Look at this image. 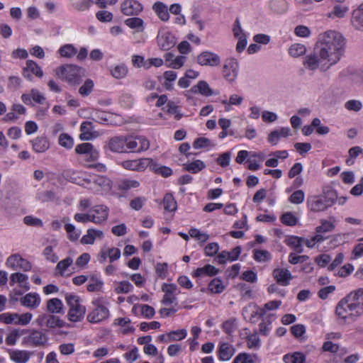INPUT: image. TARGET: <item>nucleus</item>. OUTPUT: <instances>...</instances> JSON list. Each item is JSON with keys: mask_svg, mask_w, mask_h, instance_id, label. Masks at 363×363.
Masks as SVG:
<instances>
[{"mask_svg": "<svg viewBox=\"0 0 363 363\" xmlns=\"http://www.w3.org/2000/svg\"><path fill=\"white\" fill-rule=\"evenodd\" d=\"M315 46L322 61H328L331 66L336 64L343 55L345 38L337 31L328 30Z\"/></svg>", "mask_w": 363, "mask_h": 363, "instance_id": "obj_1", "label": "nucleus"}, {"mask_svg": "<svg viewBox=\"0 0 363 363\" xmlns=\"http://www.w3.org/2000/svg\"><path fill=\"white\" fill-rule=\"evenodd\" d=\"M337 199V194L334 189H327L323 194L312 196L307 199L308 208L313 212L323 211L331 207Z\"/></svg>", "mask_w": 363, "mask_h": 363, "instance_id": "obj_2", "label": "nucleus"}, {"mask_svg": "<svg viewBox=\"0 0 363 363\" xmlns=\"http://www.w3.org/2000/svg\"><path fill=\"white\" fill-rule=\"evenodd\" d=\"M57 75L65 79L72 85H78L82 81L84 76V69L74 65H65L56 68Z\"/></svg>", "mask_w": 363, "mask_h": 363, "instance_id": "obj_3", "label": "nucleus"}, {"mask_svg": "<svg viewBox=\"0 0 363 363\" xmlns=\"http://www.w3.org/2000/svg\"><path fill=\"white\" fill-rule=\"evenodd\" d=\"M65 300L69 307L67 313L69 320L72 322H79L84 318L86 313V308L81 304L80 298L72 294H67Z\"/></svg>", "mask_w": 363, "mask_h": 363, "instance_id": "obj_4", "label": "nucleus"}, {"mask_svg": "<svg viewBox=\"0 0 363 363\" xmlns=\"http://www.w3.org/2000/svg\"><path fill=\"white\" fill-rule=\"evenodd\" d=\"M346 298L349 301L347 308L350 311V316L354 320L363 315V289L352 291Z\"/></svg>", "mask_w": 363, "mask_h": 363, "instance_id": "obj_5", "label": "nucleus"}, {"mask_svg": "<svg viewBox=\"0 0 363 363\" xmlns=\"http://www.w3.org/2000/svg\"><path fill=\"white\" fill-rule=\"evenodd\" d=\"M288 157L289 153L286 150H277L274 152H248L247 150H240L238 152L235 159H247L248 157L257 159H286Z\"/></svg>", "mask_w": 363, "mask_h": 363, "instance_id": "obj_6", "label": "nucleus"}, {"mask_svg": "<svg viewBox=\"0 0 363 363\" xmlns=\"http://www.w3.org/2000/svg\"><path fill=\"white\" fill-rule=\"evenodd\" d=\"M125 140V153L140 152L150 147V142L144 136H127Z\"/></svg>", "mask_w": 363, "mask_h": 363, "instance_id": "obj_7", "label": "nucleus"}, {"mask_svg": "<svg viewBox=\"0 0 363 363\" xmlns=\"http://www.w3.org/2000/svg\"><path fill=\"white\" fill-rule=\"evenodd\" d=\"M6 264L13 270H18V269H21L24 272H28L32 268L31 263L21 257L18 254H14L9 256L6 259Z\"/></svg>", "mask_w": 363, "mask_h": 363, "instance_id": "obj_8", "label": "nucleus"}, {"mask_svg": "<svg viewBox=\"0 0 363 363\" xmlns=\"http://www.w3.org/2000/svg\"><path fill=\"white\" fill-rule=\"evenodd\" d=\"M197 62L201 66L216 67L220 64V58L214 52L203 51L198 55Z\"/></svg>", "mask_w": 363, "mask_h": 363, "instance_id": "obj_9", "label": "nucleus"}, {"mask_svg": "<svg viewBox=\"0 0 363 363\" xmlns=\"http://www.w3.org/2000/svg\"><path fill=\"white\" fill-rule=\"evenodd\" d=\"M47 335L38 330H32L28 336L24 338V342L30 343L33 346H44L48 342Z\"/></svg>", "mask_w": 363, "mask_h": 363, "instance_id": "obj_10", "label": "nucleus"}, {"mask_svg": "<svg viewBox=\"0 0 363 363\" xmlns=\"http://www.w3.org/2000/svg\"><path fill=\"white\" fill-rule=\"evenodd\" d=\"M143 9V5L135 0H126L121 4V12L125 16H137Z\"/></svg>", "mask_w": 363, "mask_h": 363, "instance_id": "obj_11", "label": "nucleus"}, {"mask_svg": "<svg viewBox=\"0 0 363 363\" xmlns=\"http://www.w3.org/2000/svg\"><path fill=\"white\" fill-rule=\"evenodd\" d=\"M109 316L108 309L102 305H98L94 310L87 315V320L90 323H99L108 318Z\"/></svg>", "mask_w": 363, "mask_h": 363, "instance_id": "obj_12", "label": "nucleus"}, {"mask_svg": "<svg viewBox=\"0 0 363 363\" xmlns=\"http://www.w3.org/2000/svg\"><path fill=\"white\" fill-rule=\"evenodd\" d=\"M238 68V63L235 59H228L223 67L224 78L229 82L234 81L237 76Z\"/></svg>", "mask_w": 363, "mask_h": 363, "instance_id": "obj_13", "label": "nucleus"}, {"mask_svg": "<svg viewBox=\"0 0 363 363\" xmlns=\"http://www.w3.org/2000/svg\"><path fill=\"white\" fill-rule=\"evenodd\" d=\"M90 212L94 213H91V217L94 218L92 219L93 223L101 224L108 219L109 208L105 205H96L90 210Z\"/></svg>", "mask_w": 363, "mask_h": 363, "instance_id": "obj_14", "label": "nucleus"}, {"mask_svg": "<svg viewBox=\"0 0 363 363\" xmlns=\"http://www.w3.org/2000/svg\"><path fill=\"white\" fill-rule=\"evenodd\" d=\"M31 73L38 77H42L43 75L41 67L35 62L29 60L26 61V66L23 69V75L25 78L31 81L33 79Z\"/></svg>", "mask_w": 363, "mask_h": 363, "instance_id": "obj_15", "label": "nucleus"}, {"mask_svg": "<svg viewBox=\"0 0 363 363\" xmlns=\"http://www.w3.org/2000/svg\"><path fill=\"white\" fill-rule=\"evenodd\" d=\"M125 137L115 136L111 138L108 143V149L114 152L123 153L125 152Z\"/></svg>", "mask_w": 363, "mask_h": 363, "instance_id": "obj_16", "label": "nucleus"}, {"mask_svg": "<svg viewBox=\"0 0 363 363\" xmlns=\"http://www.w3.org/2000/svg\"><path fill=\"white\" fill-rule=\"evenodd\" d=\"M190 91L194 94H201L205 96H210L212 95H218L219 94L218 91H213L208 85V84L203 80H201L198 82V84L195 86H193Z\"/></svg>", "mask_w": 363, "mask_h": 363, "instance_id": "obj_17", "label": "nucleus"}, {"mask_svg": "<svg viewBox=\"0 0 363 363\" xmlns=\"http://www.w3.org/2000/svg\"><path fill=\"white\" fill-rule=\"evenodd\" d=\"M157 44L162 50H169L176 43L174 38L170 33L166 32L163 34L159 33L157 37Z\"/></svg>", "mask_w": 363, "mask_h": 363, "instance_id": "obj_18", "label": "nucleus"}, {"mask_svg": "<svg viewBox=\"0 0 363 363\" xmlns=\"http://www.w3.org/2000/svg\"><path fill=\"white\" fill-rule=\"evenodd\" d=\"M273 277L277 280V283L282 286L289 285V281L293 278L290 271L284 268L275 269L273 271Z\"/></svg>", "mask_w": 363, "mask_h": 363, "instance_id": "obj_19", "label": "nucleus"}, {"mask_svg": "<svg viewBox=\"0 0 363 363\" xmlns=\"http://www.w3.org/2000/svg\"><path fill=\"white\" fill-rule=\"evenodd\" d=\"M150 160H123L122 166L128 170L142 172L150 165Z\"/></svg>", "mask_w": 363, "mask_h": 363, "instance_id": "obj_20", "label": "nucleus"}, {"mask_svg": "<svg viewBox=\"0 0 363 363\" xmlns=\"http://www.w3.org/2000/svg\"><path fill=\"white\" fill-rule=\"evenodd\" d=\"M40 298L37 293H28L21 299V303L30 308H36L40 304Z\"/></svg>", "mask_w": 363, "mask_h": 363, "instance_id": "obj_21", "label": "nucleus"}, {"mask_svg": "<svg viewBox=\"0 0 363 363\" xmlns=\"http://www.w3.org/2000/svg\"><path fill=\"white\" fill-rule=\"evenodd\" d=\"M235 348L229 343L223 342L220 344L218 350V358L221 361H228L235 353Z\"/></svg>", "mask_w": 363, "mask_h": 363, "instance_id": "obj_22", "label": "nucleus"}, {"mask_svg": "<svg viewBox=\"0 0 363 363\" xmlns=\"http://www.w3.org/2000/svg\"><path fill=\"white\" fill-rule=\"evenodd\" d=\"M351 22L357 30H363V3L352 11Z\"/></svg>", "mask_w": 363, "mask_h": 363, "instance_id": "obj_23", "label": "nucleus"}, {"mask_svg": "<svg viewBox=\"0 0 363 363\" xmlns=\"http://www.w3.org/2000/svg\"><path fill=\"white\" fill-rule=\"evenodd\" d=\"M320 60H322L316 50V46L314 48L313 53L307 55L303 62L304 65L310 70H315L318 68Z\"/></svg>", "mask_w": 363, "mask_h": 363, "instance_id": "obj_24", "label": "nucleus"}, {"mask_svg": "<svg viewBox=\"0 0 363 363\" xmlns=\"http://www.w3.org/2000/svg\"><path fill=\"white\" fill-rule=\"evenodd\" d=\"M75 152L77 154H89L90 155L89 159H97L99 157L98 151L94 149L93 145L89 143L78 145L75 148Z\"/></svg>", "mask_w": 363, "mask_h": 363, "instance_id": "obj_25", "label": "nucleus"}, {"mask_svg": "<svg viewBox=\"0 0 363 363\" xmlns=\"http://www.w3.org/2000/svg\"><path fill=\"white\" fill-rule=\"evenodd\" d=\"M348 303H349V301H347V298L345 296L338 302V303L336 306V309H335L336 315L339 318L344 320L345 322L346 321L347 318H351V317L350 316V311H349V309L347 308Z\"/></svg>", "mask_w": 363, "mask_h": 363, "instance_id": "obj_26", "label": "nucleus"}, {"mask_svg": "<svg viewBox=\"0 0 363 363\" xmlns=\"http://www.w3.org/2000/svg\"><path fill=\"white\" fill-rule=\"evenodd\" d=\"M220 270L211 264H206L203 267L197 268L193 273L194 277H200L204 275L209 277L216 276Z\"/></svg>", "mask_w": 363, "mask_h": 363, "instance_id": "obj_27", "label": "nucleus"}, {"mask_svg": "<svg viewBox=\"0 0 363 363\" xmlns=\"http://www.w3.org/2000/svg\"><path fill=\"white\" fill-rule=\"evenodd\" d=\"M47 311L50 314L64 313L62 301L57 298L49 299L47 302Z\"/></svg>", "mask_w": 363, "mask_h": 363, "instance_id": "obj_28", "label": "nucleus"}, {"mask_svg": "<svg viewBox=\"0 0 363 363\" xmlns=\"http://www.w3.org/2000/svg\"><path fill=\"white\" fill-rule=\"evenodd\" d=\"M149 169L157 174H160L164 177H168L172 174V169L167 166H160L155 162L154 160H150Z\"/></svg>", "mask_w": 363, "mask_h": 363, "instance_id": "obj_29", "label": "nucleus"}, {"mask_svg": "<svg viewBox=\"0 0 363 363\" xmlns=\"http://www.w3.org/2000/svg\"><path fill=\"white\" fill-rule=\"evenodd\" d=\"M183 170L189 172L192 174H196L206 168V164L202 160H193L182 164Z\"/></svg>", "mask_w": 363, "mask_h": 363, "instance_id": "obj_30", "label": "nucleus"}, {"mask_svg": "<svg viewBox=\"0 0 363 363\" xmlns=\"http://www.w3.org/2000/svg\"><path fill=\"white\" fill-rule=\"evenodd\" d=\"M153 11L157 16L163 21H167L169 18V12L167 6L161 2L157 1L152 6Z\"/></svg>", "mask_w": 363, "mask_h": 363, "instance_id": "obj_31", "label": "nucleus"}, {"mask_svg": "<svg viewBox=\"0 0 363 363\" xmlns=\"http://www.w3.org/2000/svg\"><path fill=\"white\" fill-rule=\"evenodd\" d=\"M9 354L11 360L16 363H26L30 358L29 352L25 350H12Z\"/></svg>", "mask_w": 363, "mask_h": 363, "instance_id": "obj_32", "label": "nucleus"}, {"mask_svg": "<svg viewBox=\"0 0 363 363\" xmlns=\"http://www.w3.org/2000/svg\"><path fill=\"white\" fill-rule=\"evenodd\" d=\"M92 123L90 121H84L81 124L80 131L81 133L79 135V139L81 140H90L92 139V133L91 130H92Z\"/></svg>", "mask_w": 363, "mask_h": 363, "instance_id": "obj_33", "label": "nucleus"}, {"mask_svg": "<svg viewBox=\"0 0 363 363\" xmlns=\"http://www.w3.org/2000/svg\"><path fill=\"white\" fill-rule=\"evenodd\" d=\"M50 143L47 138L38 137L33 141V150L37 152H43L49 148Z\"/></svg>", "mask_w": 363, "mask_h": 363, "instance_id": "obj_34", "label": "nucleus"}, {"mask_svg": "<svg viewBox=\"0 0 363 363\" xmlns=\"http://www.w3.org/2000/svg\"><path fill=\"white\" fill-rule=\"evenodd\" d=\"M28 332H29L28 330L20 328L11 330L6 338V343L8 345H14L16 344L17 338L26 334Z\"/></svg>", "mask_w": 363, "mask_h": 363, "instance_id": "obj_35", "label": "nucleus"}, {"mask_svg": "<svg viewBox=\"0 0 363 363\" xmlns=\"http://www.w3.org/2000/svg\"><path fill=\"white\" fill-rule=\"evenodd\" d=\"M104 285L103 281L100 280L96 274H92L89 278V283L86 289L89 292L99 291Z\"/></svg>", "mask_w": 363, "mask_h": 363, "instance_id": "obj_36", "label": "nucleus"}, {"mask_svg": "<svg viewBox=\"0 0 363 363\" xmlns=\"http://www.w3.org/2000/svg\"><path fill=\"white\" fill-rule=\"evenodd\" d=\"M177 72H175L174 71L169 70L164 72V82L162 84L163 87L168 91H172L173 89V86L171 82H174L177 79Z\"/></svg>", "mask_w": 363, "mask_h": 363, "instance_id": "obj_37", "label": "nucleus"}, {"mask_svg": "<svg viewBox=\"0 0 363 363\" xmlns=\"http://www.w3.org/2000/svg\"><path fill=\"white\" fill-rule=\"evenodd\" d=\"M67 325V323L61 320L58 316L55 314H48V319L47 320V328H63Z\"/></svg>", "mask_w": 363, "mask_h": 363, "instance_id": "obj_38", "label": "nucleus"}, {"mask_svg": "<svg viewBox=\"0 0 363 363\" xmlns=\"http://www.w3.org/2000/svg\"><path fill=\"white\" fill-rule=\"evenodd\" d=\"M125 24L132 29H138V31L144 30V21L138 17L129 18L125 21Z\"/></svg>", "mask_w": 363, "mask_h": 363, "instance_id": "obj_39", "label": "nucleus"}, {"mask_svg": "<svg viewBox=\"0 0 363 363\" xmlns=\"http://www.w3.org/2000/svg\"><path fill=\"white\" fill-rule=\"evenodd\" d=\"M164 208L168 211H175L177 208V203L172 194H165L163 199Z\"/></svg>", "mask_w": 363, "mask_h": 363, "instance_id": "obj_40", "label": "nucleus"}, {"mask_svg": "<svg viewBox=\"0 0 363 363\" xmlns=\"http://www.w3.org/2000/svg\"><path fill=\"white\" fill-rule=\"evenodd\" d=\"M270 8L275 13H283L287 9V2L286 0H272Z\"/></svg>", "mask_w": 363, "mask_h": 363, "instance_id": "obj_41", "label": "nucleus"}, {"mask_svg": "<svg viewBox=\"0 0 363 363\" xmlns=\"http://www.w3.org/2000/svg\"><path fill=\"white\" fill-rule=\"evenodd\" d=\"M111 73L116 79H123L128 74V67L125 64L118 65L111 69Z\"/></svg>", "mask_w": 363, "mask_h": 363, "instance_id": "obj_42", "label": "nucleus"}, {"mask_svg": "<svg viewBox=\"0 0 363 363\" xmlns=\"http://www.w3.org/2000/svg\"><path fill=\"white\" fill-rule=\"evenodd\" d=\"M284 361L286 363H306V357L301 352H294L292 355L286 354Z\"/></svg>", "mask_w": 363, "mask_h": 363, "instance_id": "obj_43", "label": "nucleus"}, {"mask_svg": "<svg viewBox=\"0 0 363 363\" xmlns=\"http://www.w3.org/2000/svg\"><path fill=\"white\" fill-rule=\"evenodd\" d=\"M59 53L64 57H72L77 53V50L71 44H66L59 50Z\"/></svg>", "mask_w": 363, "mask_h": 363, "instance_id": "obj_44", "label": "nucleus"}, {"mask_svg": "<svg viewBox=\"0 0 363 363\" xmlns=\"http://www.w3.org/2000/svg\"><path fill=\"white\" fill-rule=\"evenodd\" d=\"M281 222L288 226H294L298 223V218L291 212L284 213L280 217Z\"/></svg>", "mask_w": 363, "mask_h": 363, "instance_id": "obj_45", "label": "nucleus"}, {"mask_svg": "<svg viewBox=\"0 0 363 363\" xmlns=\"http://www.w3.org/2000/svg\"><path fill=\"white\" fill-rule=\"evenodd\" d=\"M209 290L214 294H220L225 289L222 281L219 278H214L208 284Z\"/></svg>", "mask_w": 363, "mask_h": 363, "instance_id": "obj_46", "label": "nucleus"}, {"mask_svg": "<svg viewBox=\"0 0 363 363\" xmlns=\"http://www.w3.org/2000/svg\"><path fill=\"white\" fill-rule=\"evenodd\" d=\"M59 144L67 149H71L74 146L73 138L67 133H61L58 138Z\"/></svg>", "mask_w": 363, "mask_h": 363, "instance_id": "obj_47", "label": "nucleus"}, {"mask_svg": "<svg viewBox=\"0 0 363 363\" xmlns=\"http://www.w3.org/2000/svg\"><path fill=\"white\" fill-rule=\"evenodd\" d=\"M306 46L304 45L299 43L292 45L289 49V54L294 57H297L301 55H303L306 53Z\"/></svg>", "mask_w": 363, "mask_h": 363, "instance_id": "obj_48", "label": "nucleus"}, {"mask_svg": "<svg viewBox=\"0 0 363 363\" xmlns=\"http://www.w3.org/2000/svg\"><path fill=\"white\" fill-rule=\"evenodd\" d=\"M91 180L96 185L104 188H111V182L108 178L99 175H94L91 176Z\"/></svg>", "mask_w": 363, "mask_h": 363, "instance_id": "obj_49", "label": "nucleus"}, {"mask_svg": "<svg viewBox=\"0 0 363 363\" xmlns=\"http://www.w3.org/2000/svg\"><path fill=\"white\" fill-rule=\"evenodd\" d=\"M65 229L68 234V238L70 241H76L80 236V233L76 230L75 226L71 223H66Z\"/></svg>", "mask_w": 363, "mask_h": 363, "instance_id": "obj_50", "label": "nucleus"}, {"mask_svg": "<svg viewBox=\"0 0 363 363\" xmlns=\"http://www.w3.org/2000/svg\"><path fill=\"white\" fill-rule=\"evenodd\" d=\"M36 199L43 203L52 201L55 199V194L50 190L42 191L38 194Z\"/></svg>", "mask_w": 363, "mask_h": 363, "instance_id": "obj_51", "label": "nucleus"}, {"mask_svg": "<svg viewBox=\"0 0 363 363\" xmlns=\"http://www.w3.org/2000/svg\"><path fill=\"white\" fill-rule=\"evenodd\" d=\"M28 277L26 274L20 272H15L10 276V285L13 286L16 283H19L20 285L26 281Z\"/></svg>", "mask_w": 363, "mask_h": 363, "instance_id": "obj_52", "label": "nucleus"}, {"mask_svg": "<svg viewBox=\"0 0 363 363\" xmlns=\"http://www.w3.org/2000/svg\"><path fill=\"white\" fill-rule=\"evenodd\" d=\"M94 87V82L91 79H87L84 84L79 88V92L83 96H89Z\"/></svg>", "mask_w": 363, "mask_h": 363, "instance_id": "obj_53", "label": "nucleus"}, {"mask_svg": "<svg viewBox=\"0 0 363 363\" xmlns=\"http://www.w3.org/2000/svg\"><path fill=\"white\" fill-rule=\"evenodd\" d=\"M186 334L187 333L185 329L172 330L168 333L169 340L170 341L182 340L186 337Z\"/></svg>", "mask_w": 363, "mask_h": 363, "instance_id": "obj_54", "label": "nucleus"}, {"mask_svg": "<svg viewBox=\"0 0 363 363\" xmlns=\"http://www.w3.org/2000/svg\"><path fill=\"white\" fill-rule=\"evenodd\" d=\"M304 199L305 194L303 191L296 190L290 196L289 200L292 203L300 204L303 202Z\"/></svg>", "mask_w": 363, "mask_h": 363, "instance_id": "obj_55", "label": "nucleus"}, {"mask_svg": "<svg viewBox=\"0 0 363 363\" xmlns=\"http://www.w3.org/2000/svg\"><path fill=\"white\" fill-rule=\"evenodd\" d=\"M247 346L249 348H259L260 347V339L257 333H253L247 336Z\"/></svg>", "mask_w": 363, "mask_h": 363, "instance_id": "obj_56", "label": "nucleus"}, {"mask_svg": "<svg viewBox=\"0 0 363 363\" xmlns=\"http://www.w3.org/2000/svg\"><path fill=\"white\" fill-rule=\"evenodd\" d=\"M254 259L257 262L267 261L270 259V253L267 250H254Z\"/></svg>", "mask_w": 363, "mask_h": 363, "instance_id": "obj_57", "label": "nucleus"}, {"mask_svg": "<svg viewBox=\"0 0 363 363\" xmlns=\"http://www.w3.org/2000/svg\"><path fill=\"white\" fill-rule=\"evenodd\" d=\"M294 147L302 157H305L306 154L311 149L312 145L309 143H296L294 144Z\"/></svg>", "mask_w": 363, "mask_h": 363, "instance_id": "obj_58", "label": "nucleus"}, {"mask_svg": "<svg viewBox=\"0 0 363 363\" xmlns=\"http://www.w3.org/2000/svg\"><path fill=\"white\" fill-rule=\"evenodd\" d=\"M17 318L18 313H1L0 314V322H3L6 324H16Z\"/></svg>", "mask_w": 363, "mask_h": 363, "instance_id": "obj_59", "label": "nucleus"}, {"mask_svg": "<svg viewBox=\"0 0 363 363\" xmlns=\"http://www.w3.org/2000/svg\"><path fill=\"white\" fill-rule=\"evenodd\" d=\"M118 284L119 286L115 289L116 294H128L133 289V285L128 281H122Z\"/></svg>", "mask_w": 363, "mask_h": 363, "instance_id": "obj_60", "label": "nucleus"}, {"mask_svg": "<svg viewBox=\"0 0 363 363\" xmlns=\"http://www.w3.org/2000/svg\"><path fill=\"white\" fill-rule=\"evenodd\" d=\"M72 263H73L72 258L70 257H68L60 261L56 266V269H58L60 271V274L62 275L64 272L69 266H71Z\"/></svg>", "mask_w": 363, "mask_h": 363, "instance_id": "obj_61", "label": "nucleus"}, {"mask_svg": "<svg viewBox=\"0 0 363 363\" xmlns=\"http://www.w3.org/2000/svg\"><path fill=\"white\" fill-rule=\"evenodd\" d=\"M211 145V142L206 138H199L193 143V147L194 149L208 147Z\"/></svg>", "mask_w": 363, "mask_h": 363, "instance_id": "obj_62", "label": "nucleus"}, {"mask_svg": "<svg viewBox=\"0 0 363 363\" xmlns=\"http://www.w3.org/2000/svg\"><path fill=\"white\" fill-rule=\"evenodd\" d=\"M139 186V182L135 180H124L122 181L119 185L118 189L120 190L127 191L131 188H137Z\"/></svg>", "mask_w": 363, "mask_h": 363, "instance_id": "obj_63", "label": "nucleus"}, {"mask_svg": "<svg viewBox=\"0 0 363 363\" xmlns=\"http://www.w3.org/2000/svg\"><path fill=\"white\" fill-rule=\"evenodd\" d=\"M233 363H254L250 354L240 353L234 359Z\"/></svg>", "mask_w": 363, "mask_h": 363, "instance_id": "obj_64", "label": "nucleus"}]
</instances>
